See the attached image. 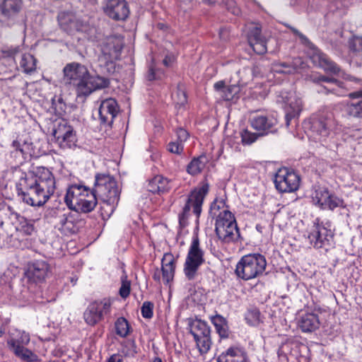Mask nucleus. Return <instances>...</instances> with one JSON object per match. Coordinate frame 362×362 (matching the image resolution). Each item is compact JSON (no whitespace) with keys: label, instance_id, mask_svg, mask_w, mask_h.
I'll use <instances>...</instances> for the list:
<instances>
[{"label":"nucleus","instance_id":"nucleus-60","mask_svg":"<svg viewBox=\"0 0 362 362\" xmlns=\"http://www.w3.org/2000/svg\"><path fill=\"white\" fill-rule=\"evenodd\" d=\"M19 52V47H15V48H13V49H9L8 52H9V55L11 56H14L16 53H18Z\"/></svg>","mask_w":362,"mask_h":362},{"label":"nucleus","instance_id":"nucleus-58","mask_svg":"<svg viewBox=\"0 0 362 362\" xmlns=\"http://www.w3.org/2000/svg\"><path fill=\"white\" fill-rule=\"evenodd\" d=\"M153 278L155 281H160V272L157 269L153 276Z\"/></svg>","mask_w":362,"mask_h":362},{"label":"nucleus","instance_id":"nucleus-24","mask_svg":"<svg viewBox=\"0 0 362 362\" xmlns=\"http://www.w3.org/2000/svg\"><path fill=\"white\" fill-rule=\"evenodd\" d=\"M351 101H348L344 106V111L349 117L362 119V90L349 94Z\"/></svg>","mask_w":362,"mask_h":362},{"label":"nucleus","instance_id":"nucleus-43","mask_svg":"<svg viewBox=\"0 0 362 362\" xmlns=\"http://www.w3.org/2000/svg\"><path fill=\"white\" fill-rule=\"evenodd\" d=\"M131 291V281L128 280L127 276L125 273L121 276V287L119 291L120 296L126 298L129 296Z\"/></svg>","mask_w":362,"mask_h":362},{"label":"nucleus","instance_id":"nucleus-32","mask_svg":"<svg viewBox=\"0 0 362 362\" xmlns=\"http://www.w3.org/2000/svg\"><path fill=\"white\" fill-rule=\"evenodd\" d=\"M219 240L223 243L237 240L240 237L239 228H215Z\"/></svg>","mask_w":362,"mask_h":362},{"label":"nucleus","instance_id":"nucleus-16","mask_svg":"<svg viewBox=\"0 0 362 362\" xmlns=\"http://www.w3.org/2000/svg\"><path fill=\"white\" fill-rule=\"evenodd\" d=\"M104 13L115 21L125 20L129 13V7L125 0H103Z\"/></svg>","mask_w":362,"mask_h":362},{"label":"nucleus","instance_id":"nucleus-39","mask_svg":"<svg viewBox=\"0 0 362 362\" xmlns=\"http://www.w3.org/2000/svg\"><path fill=\"white\" fill-rule=\"evenodd\" d=\"M161 271L164 283L168 284L174 277L175 266L173 261L170 260L165 263L163 260Z\"/></svg>","mask_w":362,"mask_h":362},{"label":"nucleus","instance_id":"nucleus-17","mask_svg":"<svg viewBox=\"0 0 362 362\" xmlns=\"http://www.w3.org/2000/svg\"><path fill=\"white\" fill-rule=\"evenodd\" d=\"M247 40L255 52L263 54L267 51V39L261 33V26L258 23H251L247 25Z\"/></svg>","mask_w":362,"mask_h":362},{"label":"nucleus","instance_id":"nucleus-1","mask_svg":"<svg viewBox=\"0 0 362 362\" xmlns=\"http://www.w3.org/2000/svg\"><path fill=\"white\" fill-rule=\"evenodd\" d=\"M18 194L23 201L33 206L44 205L54 193V177L50 170L38 168L35 174H25L16 185Z\"/></svg>","mask_w":362,"mask_h":362},{"label":"nucleus","instance_id":"nucleus-42","mask_svg":"<svg viewBox=\"0 0 362 362\" xmlns=\"http://www.w3.org/2000/svg\"><path fill=\"white\" fill-rule=\"evenodd\" d=\"M115 329L117 334L121 337H126L129 333V323L124 317H119L117 320Z\"/></svg>","mask_w":362,"mask_h":362},{"label":"nucleus","instance_id":"nucleus-41","mask_svg":"<svg viewBox=\"0 0 362 362\" xmlns=\"http://www.w3.org/2000/svg\"><path fill=\"white\" fill-rule=\"evenodd\" d=\"M204 157L194 158L187 165V172L192 175L199 173L204 168Z\"/></svg>","mask_w":362,"mask_h":362},{"label":"nucleus","instance_id":"nucleus-35","mask_svg":"<svg viewBox=\"0 0 362 362\" xmlns=\"http://www.w3.org/2000/svg\"><path fill=\"white\" fill-rule=\"evenodd\" d=\"M18 287H20V284L16 285L15 282L9 281L8 284L2 287V289L5 290L8 296L13 295L17 299L28 300L27 289L21 290Z\"/></svg>","mask_w":362,"mask_h":362},{"label":"nucleus","instance_id":"nucleus-45","mask_svg":"<svg viewBox=\"0 0 362 362\" xmlns=\"http://www.w3.org/2000/svg\"><path fill=\"white\" fill-rule=\"evenodd\" d=\"M245 320L250 325H257L260 322V312L257 308L249 310L245 315Z\"/></svg>","mask_w":362,"mask_h":362},{"label":"nucleus","instance_id":"nucleus-50","mask_svg":"<svg viewBox=\"0 0 362 362\" xmlns=\"http://www.w3.org/2000/svg\"><path fill=\"white\" fill-rule=\"evenodd\" d=\"M168 149L171 153L180 154L183 150V145L177 141H172L169 143Z\"/></svg>","mask_w":362,"mask_h":362},{"label":"nucleus","instance_id":"nucleus-55","mask_svg":"<svg viewBox=\"0 0 362 362\" xmlns=\"http://www.w3.org/2000/svg\"><path fill=\"white\" fill-rule=\"evenodd\" d=\"M225 88V83L223 81H218L214 84V88L219 93V95H221Z\"/></svg>","mask_w":362,"mask_h":362},{"label":"nucleus","instance_id":"nucleus-38","mask_svg":"<svg viewBox=\"0 0 362 362\" xmlns=\"http://www.w3.org/2000/svg\"><path fill=\"white\" fill-rule=\"evenodd\" d=\"M20 66L26 74L34 71L36 69V64L33 56L30 54H23L20 61Z\"/></svg>","mask_w":362,"mask_h":362},{"label":"nucleus","instance_id":"nucleus-53","mask_svg":"<svg viewBox=\"0 0 362 362\" xmlns=\"http://www.w3.org/2000/svg\"><path fill=\"white\" fill-rule=\"evenodd\" d=\"M177 141L180 142V143H183L184 141H185L187 138H188V133L184 129H182V128H180L177 130Z\"/></svg>","mask_w":362,"mask_h":362},{"label":"nucleus","instance_id":"nucleus-48","mask_svg":"<svg viewBox=\"0 0 362 362\" xmlns=\"http://www.w3.org/2000/svg\"><path fill=\"white\" fill-rule=\"evenodd\" d=\"M33 228H27V230H25V228H15V233L11 235V238L13 240H17L19 241H22L23 240L24 236L30 235V230H33Z\"/></svg>","mask_w":362,"mask_h":362},{"label":"nucleus","instance_id":"nucleus-52","mask_svg":"<svg viewBox=\"0 0 362 362\" xmlns=\"http://www.w3.org/2000/svg\"><path fill=\"white\" fill-rule=\"evenodd\" d=\"M224 3L228 9L234 15H239L240 13V8L235 6L233 0H224Z\"/></svg>","mask_w":362,"mask_h":362},{"label":"nucleus","instance_id":"nucleus-31","mask_svg":"<svg viewBox=\"0 0 362 362\" xmlns=\"http://www.w3.org/2000/svg\"><path fill=\"white\" fill-rule=\"evenodd\" d=\"M147 188L152 193H164L171 188V184L167 178L162 175H156L149 181Z\"/></svg>","mask_w":362,"mask_h":362},{"label":"nucleus","instance_id":"nucleus-56","mask_svg":"<svg viewBox=\"0 0 362 362\" xmlns=\"http://www.w3.org/2000/svg\"><path fill=\"white\" fill-rule=\"evenodd\" d=\"M291 30H292V32L298 35L303 42H305V41H308V39L306 38V37L303 35L301 33H300L297 29L294 28H290Z\"/></svg>","mask_w":362,"mask_h":362},{"label":"nucleus","instance_id":"nucleus-4","mask_svg":"<svg viewBox=\"0 0 362 362\" xmlns=\"http://www.w3.org/2000/svg\"><path fill=\"white\" fill-rule=\"evenodd\" d=\"M93 191L97 199H101L108 205L114 206L119 199L120 191L117 182L110 175H97Z\"/></svg>","mask_w":362,"mask_h":362},{"label":"nucleus","instance_id":"nucleus-49","mask_svg":"<svg viewBox=\"0 0 362 362\" xmlns=\"http://www.w3.org/2000/svg\"><path fill=\"white\" fill-rule=\"evenodd\" d=\"M153 303L150 301H146L141 308V312L143 317L150 319L153 317Z\"/></svg>","mask_w":362,"mask_h":362},{"label":"nucleus","instance_id":"nucleus-13","mask_svg":"<svg viewBox=\"0 0 362 362\" xmlns=\"http://www.w3.org/2000/svg\"><path fill=\"white\" fill-rule=\"evenodd\" d=\"M278 102L284 104L286 124L288 126L291 119L298 116L303 107V102L295 93L281 91L278 95Z\"/></svg>","mask_w":362,"mask_h":362},{"label":"nucleus","instance_id":"nucleus-62","mask_svg":"<svg viewBox=\"0 0 362 362\" xmlns=\"http://www.w3.org/2000/svg\"><path fill=\"white\" fill-rule=\"evenodd\" d=\"M206 3L209 4H214L215 2L218 1V0H204Z\"/></svg>","mask_w":362,"mask_h":362},{"label":"nucleus","instance_id":"nucleus-15","mask_svg":"<svg viewBox=\"0 0 362 362\" xmlns=\"http://www.w3.org/2000/svg\"><path fill=\"white\" fill-rule=\"evenodd\" d=\"M337 123L332 112L322 113L319 118L313 124V131L315 132L319 138L315 137L316 140L322 142L329 134V131L336 127Z\"/></svg>","mask_w":362,"mask_h":362},{"label":"nucleus","instance_id":"nucleus-37","mask_svg":"<svg viewBox=\"0 0 362 362\" xmlns=\"http://www.w3.org/2000/svg\"><path fill=\"white\" fill-rule=\"evenodd\" d=\"M211 322L221 337H228V325L224 317L218 315H215L211 317Z\"/></svg>","mask_w":362,"mask_h":362},{"label":"nucleus","instance_id":"nucleus-14","mask_svg":"<svg viewBox=\"0 0 362 362\" xmlns=\"http://www.w3.org/2000/svg\"><path fill=\"white\" fill-rule=\"evenodd\" d=\"M111 304V300L106 298L90 303L83 314L86 322L92 326L97 324L103 319V315L110 313Z\"/></svg>","mask_w":362,"mask_h":362},{"label":"nucleus","instance_id":"nucleus-8","mask_svg":"<svg viewBox=\"0 0 362 362\" xmlns=\"http://www.w3.org/2000/svg\"><path fill=\"white\" fill-rule=\"evenodd\" d=\"M189 332L196 341L197 347L201 354H206L211 348V341L210 329L204 321L193 320L189 324Z\"/></svg>","mask_w":362,"mask_h":362},{"label":"nucleus","instance_id":"nucleus-30","mask_svg":"<svg viewBox=\"0 0 362 362\" xmlns=\"http://www.w3.org/2000/svg\"><path fill=\"white\" fill-rule=\"evenodd\" d=\"M97 199L94 192L88 188L87 192L83 194V197H81V200L77 204L79 206H76L74 211L88 213L95 209Z\"/></svg>","mask_w":362,"mask_h":362},{"label":"nucleus","instance_id":"nucleus-10","mask_svg":"<svg viewBox=\"0 0 362 362\" xmlns=\"http://www.w3.org/2000/svg\"><path fill=\"white\" fill-rule=\"evenodd\" d=\"M300 178L293 170L282 168L276 172L274 182L276 189L281 192H293L300 186Z\"/></svg>","mask_w":362,"mask_h":362},{"label":"nucleus","instance_id":"nucleus-40","mask_svg":"<svg viewBox=\"0 0 362 362\" xmlns=\"http://www.w3.org/2000/svg\"><path fill=\"white\" fill-rule=\"evenodd\" d=\"M175 108L180 110L187 103V95L183 88L178 86L176 91L172 95Z\"/></svg>","mask_w":362,"mask_h":362},{"label":"nucleus","instance_id":"nucleus-12","mask_svg":"<svg viewBox=\"0 0 362 362\" xmlns=\"http://www.w3.org/2000/svg\"><path fill=\"white\" fill-rule=\"evenodd\" d=\"M306 79L315 83H326L327 86H320L317 90L320 93H332L339 97L346 95L347 90L344 86V83L334 78L325 76L318 74H311L307 76Z\"/></svg>","mask_w":362,"mask_h":362},{"label":"nucleus","instance_id":"nucleus-22","mask_svg":"<svg viewBox=\"0 0 362 362\" xmlns=\"http://www.w3.org/2000/svg\"><path fill=\"white\" fill-rule=\"evenodd\" d=\"M49 272V264L44 261H35L29 264L25 272V277L33 283L42 282Z\"/></svg>","mask_w":362,"mask_h":362},{"label":"nucleus","instance_id":"nucleus-63","mask_svg":"<svg viewBox=\"0 0 362 362\" xmlns=\"http://www.w3.org/2000/svg\"><path fill=\"white\" fill-rule=\"evenodd\" d=\"M212 210H215V209L217 207V209H218L220 208V205H217L216 203H214L213 205H212Z\"/></svg>","mask_w":362,"mask_h":362},{"label":"nucleus","instance_id":"nucleus-6","mask_svg":"<svg viewBox=\"0 0 362 362\" xmlns=\"http://www.w3.org/2000/svg\"><path fill=\"white\" fill-rule=\"evenodd\" d=\"M266 265L267 262L263 255L249 254L243 256L238 262L235 274L242 279H252L263 273Z\"/></svg>","mask_w":362,"mask_h":362},{"label":"nucleus","instance_id":"nucleus-61","mask_svg":"<svg viewBox=\"0 0 362 362\" xmlns=\"http://www.w3.org/2000/svg\"><path fill=\"white\" fill-rule=\"evenodd\" d=\"M4 333V327L2 325V322L0 321V337Z\"/></svg>","mask_w":362,"mask_h":362},{"label":"nucleus","instance_id":"nucleus-44","mask_svg":"<svg viewBox=\"0 0 362 362\" xmlns=\"http://www.w3.org/2000/svg\"><path fill=\"white\" fill-rule=\"evenodd\" d=\"M239 86L236 85H231L226 86L220 95L225 100H231L239 93Z\"/></svg>","mask_w":362,"mask_h":362},{"label":"nucleus","instance_id":"nucleus-34","mask_svg":"<svg viewBox=\"0 0 362 362\" xmlns=\"http://www.w3.org/2000/svg\"><path fill=\"white\" fill-rule=\"evenodd\" d=\"M21 0H4L1 5L2 13L8 17L16 15L21 8Z\"/></svg>","mask_w":362,"mask_h":362},{"label":"nucleus","instance_id":"nucleus-57","mask_svg":"<svg viewBox=\"0 0 362 362\" xmlns=\"http://www.w3.org/2000/svg\"><path fill=\"white\" fill-rule=\"evenodd\" d=\"M108 362H122V359L119 356L113 355L109 358Z\"/></svg>","mask_w":362,"mask_h":362},{"label":"nucleus","instance_id":"nucleus-2","mask_svg":"<svg viewBox=\"0 0 362 362\" xmlns=\"http://www.w3.org/2000/svg\"><path fill=\"white\" fill-rule=\"evenodd\" d=\"M63 71L64 80L75 87L78 95L87 96L94 90L109 85L107 78L98 75L91 76L88 69L79 63L68 64Z\"/></svg>","mask_w":362,"mask_h":362},{"label":"nucleus","instance_id":"nucleus-23","mask_svg":"<svg viewBox=\"0 0 362 362\" xmlns=\"http://www.w3.org/2000/svg\"><path fill=\"white\" fill-rule=\"evenodd\" d=\"M250 122L253 129L259 132V134L263 136L269 132H273L274 127L277 120L272 117L263 115H255L250 117Z\"/></svg>","mask_w":362,"mask_h":362},{"label":"nucleus","instance_id":"nucleus-25","mask_svg":"<svg viewBox=\"0 0 362 362\" xmlns=\"http://www.w3.org/2000/svg\"><path fill=\"white\" fill-rule=\"evenodd\" d=\"M59 24L65 29L71 31H82L86 28V22L73 13H63L59 16Z\"/></svg>","mask_w":362,"mask_h":362},{"label":"nucleus","instance_id":"nucleus-51","mask_svg":"<svg viewBox=\"0 0 362 362\" xmlns=\"http://www.w3.org/2000/svg\"><path fill=\"white\" fill-rule=\"evenodd\" d=\"M52 107L57 112L58 114H61L65 110V104L62 102V98H58L57 103L56 100L52 99Z\"/></svg>","mask_w":362,"mask_h":362},{"label":"nucleus","instance_id":"nucleus-7","mask_svg":"<svg viewBox=\"0 0 362 362\" xmlns=\"http://www.w3.org/2000/svg\"><path fill=\"white\" fill-rule=\"evenodd\" d=\"M203 256V252L199 248V238L196 236L189 247L184 266L185 274L189 280L194 279L197 276L199 267L204 262Z\"/></svg>","mask_w":362,"mask_h":362},{"label":"nucleus","instance_id":"nucleus-29","mask_svg":"<svg viewBox=\"0 0 362 362\" xmlns=\"http://www.w3.org/2000/svg\"><path fill=\"white\" fill-rule=\"evenodd\" d=\"M298 327L303 332H312L320 327L317 314L309 313L303 315L298 320Z\"/></svg>","mask_w":362,"mask_h":362},{"label":"nucleus","instance_id":"nucleus-27","mask_svg":"<svg viewBox=\"0 0 362 362\" xmlns=\"http://www.w3.org/2000/svg\"><path fill=\"white\" fill-rule=\"evenodd\" d=\"M304 67L301 58H295L291 62H275L272 64L271 70L274 73L292 74Z\"/></svg>","mask_w":362,"mask_h":362},{"label":"nucleus","instance_id":"nucleus-46","mask_svg":"<svg viewBox=\"0 0 362 362\" xmlns=\"http://www.w3.org/2000/svg\"><path fill=\"white\" fill-rule=\"evenodd\" d=\"M240 136H241L242 143L244 145H250L257 139L259 136H261V135L259 134H257V133L251 132L248 131L247 129H244L240 133Z\"/></svg>","mask_w":362,"mask_h":362},{"label":"nucleus","instance_id":"nucleus-3","mask_svg":"<svg viewBox=\"0 0 362 362\" xmlns=\"http://www.w3.org/2000/svg\"><path fill=\"white\" fill-rule=\"evenodd\" d=\"M209 191V185H204L199 189H194L189 195L182 213L179 216L180 226L192 225L197 226L199 217L204 197Z\"/></svg>","mask_w":362,"mask_h":362},{"label":"nucleus","instance_id":"nucleus-64","mask_svg":"<svg viewBox=\"0 0 362 362\" xmlns=\"http://www.w3.org/2000/svg\"><path fill=\"white\" fill-rule=\"evenodd\" d=\"M151 362H162V360L160 358H155Z\"/></svg>","mask_w":362,"mask_h":362},{"label":"nucleus","instance_id":"nucleus-59","mask_svg":"<svg viewBox=\"0 0 362 362\" xmlns=\"http://www.w3.org/2000/svg\"><path fill=\"white\" fill-rule=\"evenodd\" d=\"M173 60V58H170L169 57H165V58L163 59V64L164 65H165L166 66H170V64H171L172 61Z\"/></svg>","mask_w":362,"mask_h":362},{"label":"nucleus","instance_id":"nucleus-54","mask_svg":"<svg viewBox=\"0 0 362 362\" xmlns=\"http://www.w3.org/2000/svg\"><path fill=\"white\" fill-rule=\"evenodd\" d=\"M159 76H158V74L156 72V69H154L153 66H151L148 69V74L146 75V78L148 80V81H153V80H156L157 78H158Z\"/></svg>","mask_w":362,"mask_h":362},{"label":"nucleus","instance_id":"nucleus-9","mask_svg":"<svg viewBox=\"0 0 362 362\" xmlns=\"http://www.w3.org/2000/svg\"><path fill=\"white\" fill-rule=\"evenodd\" d=\"M30 341V335L25 331L16 330L13 337L8 341V344L20 358L32 362L37 360V356L29 349L24 347Z\"/></svg>","mask_w":362,"mask_h":362},{"label":"nucleus","instance_id":"nucleus-47","mask_svg":"<svg viewBox=\"0 0 362 362\" xmlns=\"http://www.w3.org/2000/svg\"><path fill=\"white\" fill-rule=\"evenodd\" d=\"M12 146L17 151H19L22 156H25L29 153L30 144L25 141H21V140H14L12 143Z\"/></svg>","mask_w":362,"mask_h":362},{"label":"nucleus","instance_id":"nucleus-5","mask_svg":"<svg viewBox=\"0 0 362 362\" xmlns=\"http://www.w3.org/2000/svg\"><path fill=\"white\" fill-rule=\"evenodd\" d=\"M123 47L122 38L116 36L107 37L101 48L99 65L103 71L112 74L115 71V61L119 58Z\"/></svg>","mask_w":362,"mask_h":362},{"label":"nucleus","instance_id":"nucleus-36","mask_svg":"<svg viewBox=\"0 0 362 362\" xmlns=\"http://www.w3.org/2000/svg\"><path fill=\"white\" fill-rule=\"evenodd\" d=\"M237 226L234 215L228 210H223L217 216L216 226Z\"/></svg>","mask_w":362,"mask_h":362},{"label":"nucleus","instance_id":"nucleus-18","mask_svg":"<svg viewBox=\"0 0 362 362\" xmlns=\"http://www.w3.org/2000/svg\"><path fill=\"white\" fill-rule=\"evenodd\" d=\"M307 238L313 247L316 249L325 248L329 246L332 240L333 234L327 228H312L307 232Z\"/></svg>","mask_w":362,"mask_h":362},{"label":"nucleus","instance_id":"nucleus-20","mask_svg":"<svg viewBox=\"0 0 362 362\" xmlns=\"http://www.w3.org/2000/svg\"><path fill=\"white\" fill-rule=\"evenodd\" d=\"M314 204L318 205L322 209L333 210L341 204V201L335 196L330 194L325 187H318L313 194Z\"/></svg>","mask_w":362,"mask_h":362},{"label":"nucleus","instance_id":"nucleus-11","mask_svg":"<svg viewBox=\"0 0 362 362\" xmlns=\"http://www.w3.org/2000/svg\"><path fill=\"white\" fill-rule=\"evenodd\" d=\"M52 135L62 148H70L76 142L74 128L64 119L57 121L54 125Z\"/></svg>","mask_w":362,"mask_h":362},{"label":"nucleus","instance_id":"nucleus-28","mask_svg":"<svg viewBox=\"0 0 362 362\" xmlns=\"http://www.w3.org/2000/svg\"><path fill=\"white\" fill-rule=\"evenodd\" d=\"M217 362H247V357L242 348L230 346L218 356Z\"/></svg>","mask_w":362,"mask_h":362},{"label":"nucleus","instance_id":"nucleus-26","mask_svg":"<svg viewBox=\"0 0 362 362\" xmlns=\"http://www.w3.org/2000/svg\"><path fill=\"white\" fill-rule=\"evenodd\" d=\"M88 187L81 185H72L66 190L64 202L66 206L71 210H74L77 204L83 197V194L87 192Z\"/></svg>","mask_w":362,"mask_h":362},{"label":"nucleus","instance_id":"nucleus-33","mask_svg":"<svg viewBox=\"0 0 362 362\" xmlns=\"http://www.w3.org/2000/svg\"><path fill=\"white\" fill-rule=\"evenodd\" d=\"M348 48L351 61L354 57L362 56V35H353L348 40Z\"/></svg>","mask_w":362,"mask_h":362},{"label":"nucleus","instance_id":"nucleus-21","mask_svg":"<svg viewBox=\"0 0 362 362\" xmlns=\"http://www.w3.org/2000/svg\"><path fill=\"white\" fill-rule=\"evenodd\" d=\"M310 59L315 65L324 69L326 72H329L335 75H339L340 73H342V76L346 79H349L348 76L346 77L344 76L339 66L331 61L330 59L320 50L314 49L310 56Z\"/></svg>","mask_w":362,"mask_h":362},{"label":"nucleus","instance_id":"nucleus-19","mask_svg":"<svg viewBox=\"0 0 362 362\" xmlns=\"http://www.w3.org/2000/svg\"><path fill=\"white\" fill-rule=\"evenodd\" d=\"M118 112L119 106L115 99L110 98L103 100L98 110L100 125L111 127Z\"/></svg>","mask_w":362,"mask_h":362}]
</instances>
